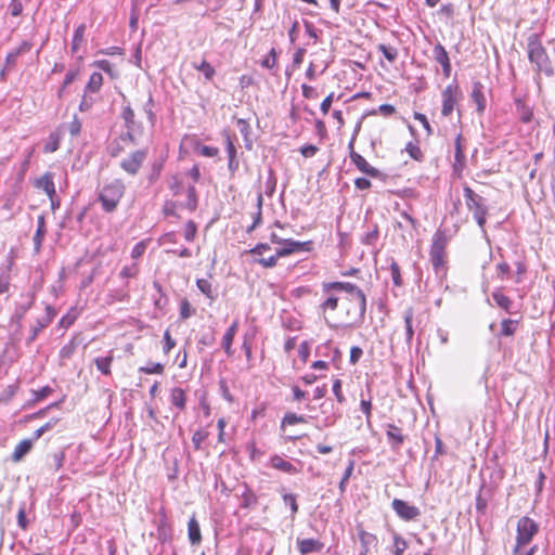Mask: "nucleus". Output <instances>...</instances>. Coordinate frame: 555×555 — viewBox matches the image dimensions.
<instances>
[{"mask_svg": "<svg viewBox=\"0 0 555 555\" xmlns=\"http://www.w3.org/2000/svg\"><path fill=\"white\" fill-rule=\"evenodd\" d=\"M278 53L275 48H271L267 57L261 62V66L268 69H272L276 63Z\"/></svg>", "mask_w": 555, "mask_h": 555, "instance_id": "obj_52", "label": "nucleus"}, {"mask_svg": "<svg viewBox=\"0 0 555 555\" xmlns=\"http://www.w3.org/2000/svg\"><path fill=\"white\" fill-rule=\"evenodd\" d=\"M194 313V309L191 308V305L186 298H183L180 301V319L186 320Z\"/></svg>", "mask_w": 555, "mask_h": 555, "instance_id": "obj_51", "label": "nucleus"}, {"mask_svg": "<svg viewBox=\"0 0 555 555\" xmlns=\"http://www.w3.org/2000/svg\"><path fill=\"white\" fill-rule=\"evenodd\" d=\"M196 285L206 297L214 298L211 283L207 279H197Z\"/></svg>", "mask_w": 555, "mask_h": 555, "instance_id": "obj_46", "label": "nucleus"}, {"mask_svg": "<svg viewBox=\"0 0 555 555\" xmlns=\"http://www.w3.org/2000/svg\"><path fill=\"white\" fill-rule=\"evenodd\" d=\"M140 371L146 374H162L164 372V365L158 362H149L146 366L141 367Z\"/></svg>", "mask_w": 555, "mask_h": 555, "instance_id": "obj_54", "label": "nucleus"}, {"mask_svg": "<svg viewBox=\"0 0 555 555\" xmlns=\"http://www.w3.org/2000/svg\"><path fill=\"white\" fill-rule=\"evenodd\" d=\"M276 176H275V172L272 168L269 169L268 171V177H267V180H266V183H264V193L268 195V196H272L273 193L275 192V188H276Z\"/></svg>", "mask_w": 555, "mask_h": 555, "instance_id": "obj_38", "label": "nucleus"}, {"mask_svg": "<svg viewBox=\"0 0 555 555\" xmlns=\"http://www.w3.org/2000/svg\"><path fill=\"white\" fill-rule=\"evenodd\" d=\"M188 537L192 545L199 544L202 541L199 524L195 517H192L188 522Z\"/></svg>", "mask_w": 555, "mask_h": 555, "instance_id": "obj_22", "label": "nucleus"}, {"mask_svg": "<svg viewBox=\"0 0 555 555\" xmlns=\"http://www.w3.org/2000/svg\"><path fill=\"white\" fill-rule=\"evenodd\" d=\"M31 440H22L14 449L12 453V460L14 462L21 461L31 450Z\"/></svg>", "mask_w": 555, "mask_h": 555, "instance_id": "obj_25", "label": "nucleus"}, {"mask_svg": "<svg viewBox=\"0 0 555 555\" xmlns=\"http://www.w3.org/2000/svg\"><path fill=\"white\" fill-rule=\"evenodd\" d=\"M51 392L52 388L49 386H44L38 390H33V399L28 402V405L46 399Z\"/></svg>", "mask_w": 555, "mask_h": 555, "instance_id": "obj_42", "label": "nucleus"}, {"mask_svg": "<svg viewBox=\"0 0 555 555\" xmlns=\"http://www.w3.org/2000/svg\"><path fill=\"white\" fill-rule=\"evenodd\" d=\"M306 422L307 420L304 415H297L296 413L287 412L282 418L281 427L284 428L286 425H296Z\"/></svg>", "mask_w": 555, "mask_h": 555, "instance_id": "obj_36", "label": "nucleus"}, {"mask_svg": "<svg viewBox=\"0 0 555 555\" xmlns=\"http://www.w3.org/2000/svg\"><path fill=\"white\" fill-rule=\"evenodd\" d=\"M49 320L38 321L37 324L33 327L29 337L27 338V343H31L36 339L38 333L48 325Z\"/></svg>", "mask_w": 555, "mask_h": 555, "instance_id": "obj_61", "label": "nucleus"}, {"mask_svg": "<svg viewBox=\"0 0 555 555\" xmlns=\"http://www.w3.org/2000/svg\"><path fill=\"white\" fill-rule=\"evenodd\" d=\"M283 501L287 504L292 511V517H294L298 512V504L296 501V495L293 493H284Z\"/></svg>", "mask_w": 555, "mask_h": 555, "instance_id": "obj_53", "label": "nucleus"}, {"mask_svg": "<svg viewBox=\"0 0 555 555\" xmlns=\"http://www.w3.org/2000/svg\"><path fill=\"white\" fill-rule=\"evenodd\" d=\"M413 117L415 120H417L422 124V126L426 130L427 135H431L434 133V130H433L427 117L424 114L415 112Z\"/></svg>", "mask_w": 555, "mask_h": 555, "instance_id": "obj_57", "label": "nucleus"}, {"mask_svg": "<svg viewBox=\"0 0 555 555\" xmlns=\"http://www.w3.org/2000/svg\"><path fill=\"white\" fill-rule=\"evenodd\" d=\"M463 193L466 206L470 211H473V215L479 212H488V206L486 199L482 196L475 193L474 190L469 186H464Z\"/></svg>", "mask_w": 555, "mask_h": 555, "instance_id": "obj_7", "label": "nucleus"}, {"mask_svg": "<svg viewBox=\"0 0 555 555\" xmlns=\"http://www.w3.org/2000/svg\"><path fill=\"white\" fill-rule=\"evenodd\" d=\"M94 66L108 74L111 77L115 76L113 65L108 60H99L94 62Z\"/></svg>", "mask_w": 555, "mask_h": 555, "instance_id": "obj_58", "label": "nucleus"}, {"mask_svg": "<svg viewBox=\"0 0 555 555\" xmlns=\"http://www.w3.org/2000/svg\"><path fill=\"white\" fill-rule=\"evenodd\" d=\"M351 162L354 164V166L358 168V170L367 175L371 178H378L382 175L377 168L371 166L366 162V159L359 153H353L351 155Z\"/></svg>", "mask_w": 555, "mask_h": 555, "instance_id": "obj_15", "label": "nucleus"}, {"mask_svg": "<svg viewBox=\"0 0 555 555\" xmlns=\"http://www.w3.org/2000/svg\"><path fill=\"white\" fill-rule=\"evenodd\" d=\"M238 322L234 321L225 331L222 337V348L224 352L231 357L233 354L232 344L237 331Z\"/></svg>", "mask_w": 555, "mask_h": 555, "instance_id": "obj_19", "label": "nucleus"}, {"mask_svg": "<svg viewBox=\"0 0 555 555\" xmlns=\"http://www.w3.org/2000/svg\"><path fill=\"white\" fill-rule=\"evenodd\" d=\"M67 131V127L62 125L55 131L51 132L49 135V140L46 143L43 151L46 153H53L60 146V140L65 135Z\"/></svg>", "mask_w": 555, "mask_h": 555, "instance_id": "obj_17", "label": "nucleus"}, {"mask_svg": "<svg viewBox=\"0 0 555 555\" xmlns=\"http://www.w3.org/2000/svg\"><path fill=\"white\" fill-rule=\"evenodd\" d=\"M413 315L414 311L413 308H408L403 313V320H404V327H405V341L408 345H411L414 330H413Z\"/></svg>", "mask_w": 555, "mask_h": 555, "instance_id": "obj_24", "label": "nucleus"}, {"mask_svg": "<svg viewBox=\"0 0 555 555\" xmlns=\"http://www.w3.org/2000/svg\"><path fill=\"white\" fill-rule=\"evenodd\" d=\"M138 272V266L135 263H132L131 266H126L122 268V270L120 271V276L122 279H129L135 276Z\"/></svg>", "mask_w": 555, "mask_h": 555, "instance_id": "obj_62", "label": "nucleus"}, {"mask_svg": "<svg viewBox=\"0 0 555 555\" xmlns=\"http://www.w3.org/2000/svg\"><path fill=\"white\" fill-rule=\"evenodd\" d=\"M492 298L494 302L506 312L511 313V308L513 306V301L509 297L505 296L503 293L495 291L492 293Z\"/></svg>", "mask_w": 555, "mask_h": 555, "instance_id": "obj_31", "label": "nucleus"}, {"mask_svg": "<svg viewBox=\"0 0 555 555\" xmlns=\"http://www.w3.org/2000/svg\"><path fill=\"white\" fill-rule=\"evenodd\" d=\"M113 362V356L107 354L105 357H98L93 360L98 371H100L103 375L107 376L111 374V365Z\"/></svg>", "mask_w": 555, "mask_h": 555, "instance_id": "obj_28", "label": "nucleus"}, {"mask_svg": "<svg viewBox=\"0 0 555 555\" xmlns=\"http://www.w3.org/2000/svg\"><path fill=\"white\" fill-rule=\"evenodd\" d=\"M393 548L391 551L392 555H402L404 551L408 548L406 541L398 533H393Z\"/></svg>", "mask_w": 555, "mask_h": 555, "instance_id": "obj_37", "label": "nucleus"}, {"mask_svg": "<svg viewBox=\"0 0 555 555\" xmlns=\"http://www.w3.org/2000/svg\"><path fill=\"white\" fill-rule=\"evenodd\" d=\"M197 233V225L193 220H189L184 227L183 235L188 242H193Z\"/></svg>", "mask_w": 555, "mask_h": 555, "instance_id": "obj_45", "label": "nucleus"}, {"mask_svg": "<svg viewBox=\"0 0 555 555\" xmlns=\"http://www.w3.org/2000/svg\"><path fill=\"white\" fill-rule=\"evenodd\" d=\"M85 25H80L75 29L74 36L72 38V54H74L77 50V44L82 40L85 34Z\"/></svg>", "mask_w": 555, "mask_h": 555, "instance_id": "obj_49", "label": "nucleus"}, {"mask_svg": "<svg viewBox=\"0 0 555 555\" xmlns=\"http://www.w3.org/2000/svg\"><path fill=\"white\" fill-rule=\"evenodd\" d=\"M146 150H137L132 152L127 158L122 159L120 167L129 175H137L142 164L146 159Z\"/></svg>", "mask_w": 555, "mask_h": 555, "instance_id": "obj_6", "label": "nucleus"}, {"mask_svg": "<svg viewBox=\"0 0 555 555\" xmlns=\"http://www.w3.org/2000/svg\"><path fill=\"white\" fill-rule=\"evenodd\" d=\"M346 321L344 326L360 327L365 319L366 296L363 292H358V296L346 297L344 301Z\"/></svg>", "mask_w": 555, "mask_h": 555, "instance_id": "obj_3", "label": "nucleus"}, {"mask_svg": "<svg viewBox=\"0 0 555 555\" xmlns=\"http://www.w3.org/2000/svg\"><path fill=\"white\" fill-rule=\"evenodd\" d=\"M391 506L396 514L405 521L414 520L421 515L418 507L410 505L401 499H393Z\"/></svg>", "mask_w": 555, "mask_h": 555, "instance_id": "obj_8", "label": "nucleus"}, {"mask_svg": "<svg viewBox=\"0 0 555 555\" xmlns=\"http://www.w3.org/2000/svg\"><path fill=\"white\" fill-rule=\"evenodd\" d=\"M405 151L409 153L411 158H413L414 160H418L420 162V160L423 159V153H422L420 146L414 144L413 142H409L405 145Z\"/></svg>", "mask_w": 555, "mask_h": 555, "instance_id": "obj_50", "label": "nucleus"}, {"mask_svg": "<svg viewBox=\"0 0 555 555\" xmlns=\"http://www.w3.org/2000/svg\"><path fill=\"white\" fill-rule=\"evenodd\" d=\"M389 269H390L391 280H392L393 284L396 286H401L402 278H401L400 267L395 259L391 260Z\"/></svg>", "mask_w": 555, "mask_h": 555, "instance_id": "obj_44", "label": "nucleus"}, {"mask_svg": "<svg viewBox=\"0 0 555 555\" xmlns=\"http://www.w3.org/2000/svg\"><path fill=\"white\" fill-rule=\"evenodd\" d=\"M209 433L207 430L197 429L192 436V443L196 451L202 450L203 442L208 438Z\"/></svg>", "mask_w": 555, "mask_h": 555, "instance_id": "obj_40", "label": "nucleus"}, {"mask_svg": "<svg viewBox=\"0 0 555 555\" xmlns=\"http://www.w3.org/2000/svg\"><path fill=\"white\" fill-rule=\"evenodd\" d=\"M379 237V229L377 224H373L372 228H369L366 232H364L361 236V243L364 245L374 246Z\"/></svg>", "mask_w": 555, "mask_h": 555, "instance_id": "obj_27", "label": "nucleus"}, {"mask_svg": "<svg viewBox=\"0 0 555 555\" xmlns=\"http://www.w3.org/2000/svg\"><path fill=\"white\" fill-rule=\"evenodd\" d=\"M358 534L361 543L360 555H366L370 551V545L376 542V537L364 530H360Z\"/></svg>", "mask_w": 555, "mask_h": 555, "instance_id": "obj_26", "label": "nucleus"}, {"mask_svg": "<svg viewBox=\"0 0 555 555\" xmlns=\"http://www.w3.org/2000/svg\"><path fill=\"white\" fill-rule=\"evenodd\" d=\"M470 99L476 105V112L482 115L487 107V100L485 96V86L480 81L473 82Z\"/></svg>", "mask_w": 555, "mask_h": 555, "instance_id": "obj_10", "label": "nucleus"}, {"mask_svg": "<svg viewBox=\"0 0 555 555\" xmlns=\"http://www.w3.org/2000/svg\"><path fill=\"white\" fill-rule=\"evenodd\" d=\"M528 60L534 66L538 75L544 74L546 77L554 76L552 61L545 47L542 43L541 35L532 33L527 37L526 46Z\"/></svg>", "mask_w": 555, "mask_h": 555, "instance_id": "obj_1", "label": "nucleus"}, {"mask_svg": "<svg viewBox=\"0 0 555 555\" xmlns=\"http://www.w3.org/2000/svg\"><path fill=\"white\" fill-rule=\"evenodd\" d=\"M319 149L313 144H306L301 146L300 153L304 157H313L318 153Z\"/></svg>", "mask_w": 555, "mask_h": 555, "instance_id": "obj_64", "label": "nucleus"}, {"mask_svg": "<svg viewBox=\"0 0 555 555\" xmlns=\"http://www.w3.org/2000/svg\"><path fill=\"white\" fill-rule=\"evenodd\" d=\"M517 323L518 322L516 320L504 319L501 322V335L502 336H512V335H514L515 332H516Z\"/></svg>", "mask_w": 555, "mask_h": 555, "instance_id": "obj_39", "label": "nucleus"}, {"mask_svg": "<svg viewBox=\"0 0 555 555\" xmlns=\"http://www.w3.org/2000/svg\"><path fill=\"white\" fill-rule=\"evenodd\" d=\"M169 401L179 411L185 410V406H186L185 391L180 387H173L170 390Z\"/></svg>", "mask_w": 555, "mask_h": 555, "instance_id": "obj_21", "label": "nucleus"}, {"mask_svg": "<svg viewBox=\"0 0 555 555\" xmlns=\"http://www.w3.org/2000/svg\"><path fill=\"white\" fill-rule=\"evenodd\" d=\"M332 390L339 403H344L346 401V398L344 397L343 391H341V380L340 379H338V378L334 379Z\"/></svg>", "mask_w": 555, "mask_h": 555, "instance_id": "obj_60", "label": "nucleus"}, {"mask_svg": "<svg viewBox=\"0 0 555 555\" xmlns=\"http://www.w3.org/2000/svg\"><path fill=\"white\" fill-rule=\"evenodd\" d=\"M396 108L391 104H382L378 106L377 109H373L370 112L371 115H376L377 113L384 115V116H391L395 114Z\"/></svg>", "mask_w": 555, "mask_h": 555, "instance_id": "obj_59", "label": "nucleus"}, {"mask_svg": "<svg viewBox=\"0 0 555 555\" xmlns=\"http://www.w3.org/2000/svg\"><path fill=\"white\" fill-rule=\"evenodd\" d=\"M44 234H46L44 218L42 216H40L39 219H38L37 231H36L35 236H34V245H35V250L37 253L40 250L41 243H42V240L44 237Z\"/></svg>", "mask_w": 555, "mask_h": 555, "instance_id": "obj_33", "label": "nucleus"}, {"mask_svg": "<svg viewBox=\"0 0 555 555\" xmlns=\"http://www.w3.org/2000/svg\"><path fill=\"white\" fill-rule=\"evenodd\" d=\"M323 299L319 304V312L325 317L326 312L334 311L338 307V296L336 289L325 292L322 289Z\"/></svg>", "mask_w": 555, "mask_h": 555, "instance_id": "obj_13", "label": "nucleus"}, {"mask_svg": "<svg viewBox=\"0 0 555 555\" xmlns=\"http://www.w3.org/2000/svg\"><path fill=\"white\" fill-rule=\"evenodd\" d=\"M223 137H224V142H225V151L228 154V159L237 158V150L234 145V142H233L231 135L227 131H224Z\"/></svg>", "mask_w": 555, "mask_h": 555, "instance_id": "obj_43", "label": "nucleus"}, {"mask_svg": "<svg viewBox=\"0 0 555 555\" xmlns=\"http://www.w3.org/2000/svg\"><path fill=\"white\" fill-rule=\"evenodd\" d=\"M17 525L21 529L26 530L28 528L29 521L26 518V508L25 503H23L17 512Z\"/></svg>", "mask_w": 555, "mask_h": 555, "instance_id": "obj_55", "label": "nucleus"}, {"mask_svg": "<svg viewBox=\"0 0 555 555\" xmlns=\"http://www.w3.org/2000/svg\"><path fill=\"white\" fill-rule=\"evenodd\" d=\"M236 125L243 138L247 139V137L250 135V126L248 121L246 119L238 118Z\"/></svg>", "mask_w": 555, "mask_h": 555, "instance_id": "obj_63", "label": "nucleus"}, {"mask_svg": "<svg viewBox=\"0 0 555 555\" xmlns=\"http://www.w3.org/2000/svg\"><path fill=\"white\" fill-rule=\"evenodd\" d=\"M325 292L336 289V292H345L348 294L347 297L358 296V292H363L357 285L350 282H323L321 285Z\"/></svg>", "mask_w": 555, "mask_h": 555, "instance_id": "obj_12", "label": "nucleus"}, {"mask_svg": "<svg viewBox=\"0 0 555 555\" xmlns=\"http://www.w3.org/2000/svg\"><path fill=\"white\" fill-rule=\"evenodd\" d=\"M103 85V76L101 73L94 72L86 86V91L95 93L98 92Z\"/></svg>", "mask_w": 555, "mask_h": 555, "instance_id": "obj_30", "label": "nucleus"}, {"mask_svg": "<svg viewBox=\"0 0 555 555\" xmlns=\"http://www.w3.org/2000/svg\"><path fill=\"white\" fill-rule=\"evenodd\" d=\"M539 531V525L530 517L524 516L517 522V535H516V546L515 553L519 547H522L530 543L533 537Z\"/></svg>", "mask_w": 555, "mask_h": 555, "instance_id": "obj_5", "label": "nucleus"}, {"mask_svg": "<svg viewBox=\"0 0 555 555\" xmlns=\"http://www.w3.org/2000/svg\"><path fill=\"white\" fill-rule=\"evenodd\" d=\"M282 256H278V250L274 255L268 257V258H256L254 259L255 263H259L263 268H273L276 266L279 258Z\"/></svg>", "mask_w": 555, "mask_h": 555, "instance_id": "obj_47", "label": "nucleus"}, {"mask_svg": "<svg viewBox=\"0 0 555 555\" xmlns=\"http://www.w3.org/2000/svg\"><path fill=\"white\" fill-rule=\"evenodd\" d=\"M459 90V86L455 83L448 85L441 93L442 96V108L441 114L444 117H448L454 111L455 104L457 102L456 93Z\"/></svg>", "mask_w": 555, "mask_h": 555, "instance_id": "obj_9", "label": "nucleus"}, {"mask_svg": "<svg viewBox=\"0 0 555 555\" xmlns=\"http://www.w3.org/2000/svg\"><path fill=\"white\" fill-rule=\"evenodd\" d=\"M125 193V185L121 180H114L111 183L103 186L99 194V201L102 208L106 212H112L116 209Z\"/></svg>", "mask_w": 555, "mask_h": 555, "instance_id": "obj_4", "label": "nucleus"}, {"mask_svg": "<svg viewBox=\"0 0 555 555\" xmlns=\"http://www.w3.org/2000/svg\"><path fill=\"white\" fill-rule=\"evenodd\" d=\"M386 436L392 450H398L404 442L405 438L402 435L401 429L395 424L387 425Z\"/></svg>", "mask_w": 555, "mask_h": 555, "instance_id": "obj_16", "label": "nucleus"}, {"mask_svg": "<svg viewBox=\"0 0 555 555\" xmlns=\"http://www.w3.org/2000/svg\"><path fill=\"white\" fill-rule=\"evenodd\" d=\"M353 468H354V461L350 460L347 467L345 468V472L343 474V477L339 481V485H338V488H339V491H340V494H344L345 491H346V488H347V483L353 473Z\"/></svg>", "mask_w": 555, "mask_h": 555, "instance_id": "obj_35", "label": "nucleus"}, {"mask_svg": "<svg viewBox=\"0 0 555 555\" xmlns=\"http://www.w3.org/2000/svg\"><path fill=\"white\" fill-rule=\"evenodd\" d=\"M270 465L278 470H281L289 475H295L299 473V469L295 465H293L291 462L284 460L281 455L278 454L270 457Z\"/></svg>", "mask_w": 555, "mask_h": 555, "instance_id": "obj_18", "label": "nucleus"}, {"mask_svg": "<svg viewBox=\"0 0 555 555\" xmlns=\"http://www.w3.org/2000/svg\"><path fill=\"white\" fill-rule=\"evenodd\" d=\"M193 67L202 73L206 80H211L214 76L216 75L215 68L205 60H203L201 63H193Z\"/></svg>", "mask_w": 555, "mask_h": 555, "instance_id": "obj_32", "label": "nucleus"}, {"mask_svg": "<svg viewBox=\"0 0 555 555\" xmlns=\"http://www.w3.org/2000/svg\"><path fill=\"white\" fill-rule=\"evenodd\" d=\"M448 242V236L442 230H437L431 238L429 260L437 279L440 281L446 278L448 270L446 251Z\"/></svg>", "mask_w": 555, "mask_h": 555, "instance_id": "obj_2", "label": "nucleus"}, {"mask_svg": "<svg viewBox=\"0 0 555 555\" xmlns=\"http://www.w3.org/2000/svg\"><path fill=\"white\" fill-rule=\"evenodd\" d=\"M377 49L390 63L395 62L398 57V50L395 47L380 43Z\"/></svg>", "mask_w": 555, "mask_h": 555, "instance_id": "obj_41", "label": "nucleus"}, {"mask_svg": "<svg viewBox=\"0 0 555 555\" xmlns=\"http://www.w3.org/2000/svg\"><path fill=\"white\" fill-rule=\"evenodd\" d=\"M310 242H299L294 240H284L283 246L278 248V256L286 257L291 254L310 250Z\"/></svg>", "mask_w": 555, "mask_h": 555, "instance_id": "obj_11", "label": "nucleus"}, {"mask_svg": "<svg viewBox=\"0 0 555 555\" xmlns=\"http://www.w3.org/2000/svg\"><path fill=\"white\" fill-rule=\"evenodd\" d=\"M297 545L301 554L318 553L323 547V543L315 539L297 540Z\"/></svg>", "mask_w": 555, "mask_h": 555, "instance_id": "obj_20", "label": "nucleus"}, {"mask_svg": "<svg viewBox=\"0 0 555 555\" xmlns=\"http://www.w3.org/2000/svg\"><path fill=\"white\" fill-rule=\"evenodd\" d=\"M434 59L437 63H439L442 67V73L444 77H450L451 75V62L449 54L446 48L441 43H437L433 50Z\"/></svg>", "mask_w": 555, "mask_h": 555, "instance_id": "obj_14", "label": "nucleus"}, {"mask_svg": "<svg viewBox=\"0 0 555 555\" xmlns=\"http://www.w3.org/2000/svg\"><path fill=\"white\" fill-rule=\"evenodd\" d=\"M37 188L42 189L51 199L52 207H54L53 196L55 195V188L50 175H44L37 180Z\"/></svg>", "mask_w": 555, "mask_h": 555, "instance_id": "obj_23", "label": "nucleus"}, {"mask_svg": "<svg viewBox=\"0 0 555 555\" xmlns=\"http://www.w3.org/2000/svg\"><path fill=\"white\" fill-rule=\"evenodd\" d=\"M188 201L185 203V208L193 212L197 209L198 206V196L194 185H189L186 189Z\"/></svg>", "mask_w": 555, "mask_h": 555, "instance_id": "obj_29", "label": "nucleus"}, {"mask_svg": "<svg viewBox=\"0 0 555 555\" xmlns=\"http://www.w3.org/2000/svg\"><path fill=\"white\" fill-rule=\"evenodd\" d=\"M163 343V351L165 354H168L170 350L176 346V340L171 337L168 330H166L164 333Z\"/></svg>", "mask_w": 555, "mask_h": 555, "instance_id": "obj_56", "label": "nucleus"}, {"mask_svg": "<svg viewBox=\"0 0 555 555\" xmlns=\"http://www.w3.org/2000/svg\"><path fill=\"white\" fill-rule=\"evenodd\" d=\"M121 117L125 120L126 127L131 129L134 125V112L130 105L124 107Z\"/></svg>", "mask_w": 555, "mask_h": 555, "instance_id": "obj_48", "label": "nucleus"}, {"mask_svg": "<svg viewBox=\"0 0 555 555\" xmlns=\"http://www.w3.org/2000/svg\"><path fill=\"white\" fill-rule=\"evenodd\" d=\"M516 107L522 122L528 124L532 120L533 112L529 106L518 100L516 101Z\"/></svg>", "mask_w": 555, "mask_h": 555, "instance_id": "obj_34", "label": "nucleus"}]
</instances>
